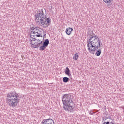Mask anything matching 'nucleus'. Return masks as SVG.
Returning a JSON list of instances; mask_svg holds the SVG:
<instances>
[{
	"label": "nucleus",
	"instance_id": "1",
	"mask_svg": "<svg viewBox=\"0 0 124 124\" xmlns=\"http://www.w3.org/2000/svg\"><path fill=\"white\" fill-rule=\"evenodd\" d=\"M46 14H44L43 9L39 10L35 15L37 24L45 28H48L51 23V19L46 18Z\"/></svg>",
	"mask_w": 124,
	"mask_h": 124
},
{
	"label": "nucleus",
	"instance_id": "2",
	"mask_svg": "<svg viewBox=\"0 0 124 124\" xmlns=\"http://www.w3.org/2000/svg\"><path fill=\"white\" fill-rule=\"evenodd\" d=\"M100 40L96 35L90 37L88 44V50L90 54L94 55L96 50L100 47Z\"/></svg>",
	"mask_w": 124,
	"mask_h": 124
},
{
	"label": "nucleus",
	"instance_id": "3",
	"mask_svg": "<svg viewBox=\"0 0 124 124\" xmlns=\"http://www.w3.org/2000/svg\"><path fill=\"white\" fill-rule=\"evenodd\" d=\"M21 96L20 94L16 92H12L8 93L7 95V100L8 104L10 107H16L20 102Z\"/></svg>",
	"mask_w": 124,
	"mask_h": 124
},
{
	"label": "nucleus",
	"instance_id": "4",
	"mask_svg": "<svg viewBox=\"0 0 124 124\" xmlns=\"http://www.w3.org/2000/svg\"><path fill=\"white\" fill-rule=\"evenodd\" d=\"M65 111L72 112L74 110L73 107V97L71 95L65 94L63 96L62 100Z\"/></svg>",
	"mask_w": 124,
	"mask_h": 124
},
{
	"label": "nucleus",
	"instance_id": "5",
	"mask_svg": "<svg viewBox=\"0 0 124 124\" xmlns=\"http://www.w3.org/2000/svg\"><path fill=\"white\" fill-rule=\"evenodd\" d=\"M37 36V37H42V30L39 28H35L32 30L31 33V37Z\"/></svg>",
	"mask_w": 124,
	"mask_h": 124
},
{
	"label": "nucleus",
	"instance_id": "6",
	"mask_svg": "<svg viewBox=\"0 0 124 124\" xmlns=\"http://www.w3.org/2000/svg\"><path fill=\"white\" fill-rule=\"evenodd\" d=\"M30 43L33 48H37V47H39L41 45L42 41L39 39H36L35 38L31 37Z\"/></svg>",
	"mask_w": 124,
	"mask_h": 124
},
{
	"label": "nucleus",
	"instance_id": "7",
	"mask_svg": "<svg viewBox=\"0 0 124 124\" xmlns=\"http://www.w3.org/2000/svg\"><path fill=\"white\" fill-rule=\"evenodd\" d=\"M41 124H55V122L51 118L43 119Z\"/></svg>",
	"mask_w": 124,
	"mask_h": 124
},
{
	"label": "nucleus",
	"instance_id": "8",
	"mask_svg": "<svg viewBox=\"0 0 124 124\" xmlns=\"http://www.w3.org/2000/svg\"><path fill=\"white\" fill-rule=\"evenodd\" d=\"M73 31V29H72V28L68 27L66 28L65 30V32L67 35H70Z\"/></svg>",
	"mask_w": 124,
	"mask_h": 124
},
{
	"label": "nucleus",
	"instance_id": "9",
	"mask_svg": "<svg viewBox=\"0 0 124 124\" xmlns=\"http://www.w3.org/2000/svg\"><path fill=\"white\" fill-rule=\"evenodd\" d=\"M65 73V74H66L68 76H71V74H70V70H69V68H68V67H66Z\"/></svg>",
	"mask_w": 124,
	"mask_h": 124
},
{
	"label": "nucleus",
	"instance_id": "10",
	"mask_svg": "<svg viewBox=\"0 0 124 124\" xmlns=\"http://www.w3.org/2000/svg\"><path fill=\"white\" fill-rule=\"evenodd\" d=\"M43 45L44 46H46L47 47V46H48V45H49V39H46L45 40Z\"/></svg>",
	"mask_w": 124,
	"mask_h": 124
},
{
	"label": "nucleus",
	"instance_id": "11",
	"mask_svg": "<svg viewBox=\"0 0 124 124\" xmlns=\"http://www.w3.org/2000/svg\"><path fill=\"white\" fill-rule=\"evenodd\" d=\"M78 58H79V54L76 53L73 56V59L75 60V61H77V60H78Z\"/></svg>",
	"mask_w": 124,
	"mask_h": 124
},
{
	"label": "nucleus",
	"instance_id": "12",
	"mask_svg": "<svg viewBox=\"0 0 124 124\" xmlns=\"http://www.w3.org/2000/svg\"><path fill=\"white\" fill-rule=\"evenodd\" d=\"M68 81H69V78L68 77H65L63 78V81L64 83H67Z\"/></svg>",
	"mask_w": 124,
	"mask_h": 124
},
{
	"label": "nucleus",
	"instance_id": "13",
	"mask_svg": "<svg viewBox=\"0 0 124 124\" xmlns=\"http://www.w3.org/2000/svg\"><path fill=\"white\" fill-rule=\"evenodd\" d=\"M101 54V50L99 49L97 50L95 53L96 56H100Z\"/></svg>",
	"mask_w": 124,
	"mask_h": 124
},
{
	"label": "nucleus",
	"instance_id": "14",
	"mask_svg": "<svg viewBox=\"0 0 124 124\" xmlns=\"http://www.w3.org/2000/svg\"><path fill=\"white\" fill-rule=\"evenodd\" d=\"M104 2H105V3H108V4H110L111 2H112V1L113 0H103Z\"/></svg>",
	"mask_w": 124,
	"mask_h": 124
},
{
	"label": "nucleus",
	"instance_id": "15",
	"mask_svg": "<svg viewBox=\"0 0 124 124\" xmlns=\"http://www.w3.org/2000/svg\"><path fill=\"white\" fill-rule=\"evenodd\" d=\"M47 47L44 46V45H43V46H41L40 48V50L41 51H44V50L45 49V48H46Z\"/></svg>",
	"mask_w": 124,
	"mask_h": 124
},
{
	"label": "nucleus",
	"instance_id": "16",
	"mask_svg": "<svg viewBox=\"0 0 124 124\" xmlns=\"http://www.w3.org/2000/svg\"><path fill=\"white\" fill-rule=\"evenodd\" d=\"M104 124H116V123H115V122H107L106 123L105 122Z\"/></svg>",
	"mask_w": 124,
	"mask_h": 124
},
{
	"label": "nucleus",
	"instance_id": "17",
	"mask_svg": "<svg viewBox=\"0 0 124 124\" xmlns=\"http://www.w3.org/2000/svg\"><path fill=\"white\" fill-rule=\"evenodd\" d=\"M89 114L93 115V112L92 111H91L90 112H89Z\"/></svg>",
	"mask_w": 124,
	"mask_h": 124
}]
</instances>
